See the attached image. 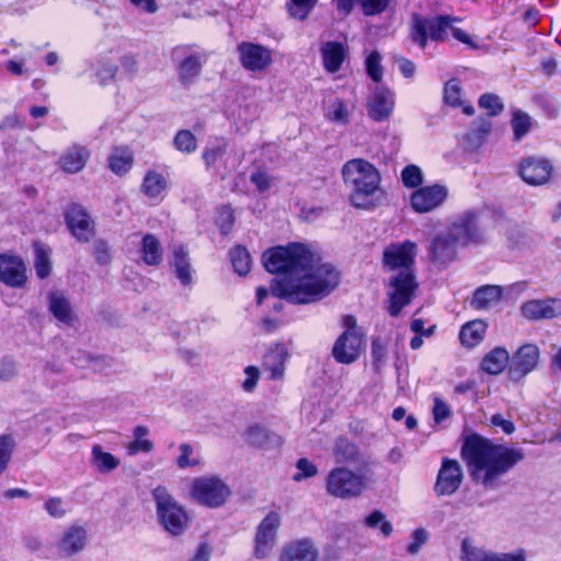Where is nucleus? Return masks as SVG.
<instances>
[{"label":"nucleus","instance_id":"nucleus-1","mask_svg":"<svg viewBox=\"0 0 561 561\" xmlns=\"http://www.w3.org/2000/svg\"><path fill=\"white\" fill-rule=\"evenodd\" d=\"M265 270L282 274L271 285L272 295L291 304H312L330 295L340 283V273L321 263L300 243L276 247L262 255Z\"/></svg>","mask_w":561,"mask_h":561},{"label":"nucleus","instance_id":"nucleus-2","mask_svg":"<svg viewBox=\"0 0 561 561\" xmlns=\"http://www.w3.org/2000/svg\"><path fill=\"white\" fill-rule=\"evenodd\" d=\"M461 457L472 482L492 491L503 484V478L525 455L520 448L494 444L481 435L471 434L463 440Z\"/></svg>","mask_w":561,"mask_h":561},{"label":"nucleus","instance_id":"nucleus-3","mask_svg":"<svg viewBox=\"0 0 561 561\" xmlns=\"http://www.w3.org/2000/svg\"><path fill=\"white\" fill-rule=\"evenodd\" d=\"M417 244L413 241L393 242L382 253V264L389 271L400 270L389 282L388 307L391 317L411 304L419 287L414 273Z\"/></svg>","mask_w":561,"mask_h":561},{"label":"nucleus","instance_id":"nucleus-4","mask_svg":"<svg viewBox=\"0 0 561 561\" xmlns=\"http://www.w3.org/2000/svg\"><path fill=\"white\" fill-rule=\"evenodd\" d=\"M345 184L351 188L350 201L356 208L370 209L382 195L380 173L374 164L364 159L347 161L342 169Z\"/></svg>","mask_w":561,"mask_h":561},{"label":"nucleus","instance_id":"nucleus-5","mask_svg":"<svg viewBox=\"0 0 561 561\" xmlns=\"http://www.w3.org/2000/svg\"><path fill=\"white\" fill-rule=\"evenodd\" d=\"M371 474L373 470L335 467L327 476L325 490L328 494L336 499H355L368 488Z\"/></svg>","mask_w":561,"mask_h":561},{"label":"nucleus","instance_id":"nucleus-6","mask_svg":"<svg viewBox=\"0 0 561 561\" xmlns=\"http://www.w3.org/2000/svg\"><path fill=\"white\" fill-rule=\"evenodd\" d=\"M152 497L157 518L163 529L172 536L182 535L188 527V516L184 507L162 485L152 491Z\"/></svg>","mask_w":561,"mask_h":561},{"label":"nucleus","instance_id":"nucleus-7","mask_svg":"<svg viewBox=\"0 0 561 561\" xmlns=\"http://www.w3.org/2000/svg\"><path fill=\"white\" fill-rule=\"evenodd\" d=\"M456 21L459 20L449 15L423 18L415 14L412 22L411 38L422 48H425L427 39L443 42L448 37L451 24Z\"/></svg>","mask_w":561,"mask_h":561},{"label":"nucleus","instance_id":"nucleus-8","mask_svg":"<svg viewBox=\"0 0 561 561\" xmlns=\"http://www.w3.org/2000/svg\"><path fill=\"white\" fill-rule=\"evenodd\" d=\"M332 457L337 467H353L354 469L373 470L375 460L360 447L345 436L335 438L332 445Z\"/></svg>","mask_w":561,"mask_h":561},{"label":"nucleus","instance_id":"nucleus-9","mask_svg":"<svg viewBox=\"0 0 561 561\" xmlns=\"http://www.w3.org/2000/svg\"><path fill=\"white\" fill-rule=\"evenodd\" d=\"M171 58L176 62L178 76L183 87H191L202 73L206 61L204 53L193 50L192 47L182 45L172 50Z\"/></svg>","mask_w":561,"mask_h":561},{"label":"nucleus","instance_id":"nucleus-10","mask_svg":"<svg viewBox=\"0 0 561 561\" xmlns=\"http://www.w3.org/2000/svg\"><path fill=\"white\" fill-rule=\"evenodd\" d=\"M346 330L336 339L332 355L337 363L352 364L360 354L363 337L357 332L356 320L352 316L344 318Z\"/></svg>","mask_w":561,"mask_h":561},{"label":"nucleus","instance_id":"nucleus-11","mask_svg":"<svg viewBox=\"0 0 561 561\" xmlns=\"http://www.w3.org/2000/svg\"><path fill=\"white\" fill-rule=\"evenodd\" d=\"M192 496L208 507L221 506L230 494L228 485L217 477H201L193 480Z\"/></svg>","mask_w":561,"mask_h":561},{"label":"nucleus","instance_id":"nucleus-12","mask_svg":"<svg viewBox=\"0 0 561 561\" xmlns=\"http://www.w3.org/2000/svg\"><path fill=\"white\" fill-rule=\"evenodd\" d=\"M64 216L69 231L79 242H88L95 234L94 220L82 205L70 204Z\"/></svg>","mask_w":561,"mask_h":561},{"label":"nucleus","instance_id":"nucleus-13","mask_svg":"<svg viewBox=\"0 0 561 561\" xmlns=\"http://www.w3.org/2000/svg\"><path fill=\"white\" fill-rule=\"evenodd\" d=\"M453 236L462 245L482 243L485 241L484 227L480 226L478 214L467 211L459 216L450 226Z\"/></svg>","mask_w":561,"mask_h":561},{"label":"nucleus","instance_id":"nucleus-14","mask_svg":"<svg viewBox=\"0 0 561 561\" xmlns=\"http://www.w3.org/2000/svg\"><path fill=\"white\" fill-rule=\"evenodd\" d=\"M279 526L280 516L276 512H270L259 524L254 539L255 558L263 559L270 554L276 542V536Z\"/></svg>","mask_w":561,"mask_h":561},{"label":"nucleus","instance_id":"nucleus-15","mask_svg":"<svg viewBox=\"0 0 561 561\" xmlns=\"http://www.w3.org/2000/svg\"><path fill=\"white\" fill-rule=\"evenodd\" d=\"M540 352L535 344L522 345L510 360V379L517 382L531 373L538 365Z\"/></svg>","mask_w":561,"mask_h":561},{"label":"nucleus","instance_id":"nucleus-16","mask_svg":"<svg viewBox=\"0 0 561 561\" xmlns=\"http://www.w3.org/2000/svg\"><path fill=\"white\" fill-rule=\"evenodd\" d=\"M463 472L457 460L444 458L434 484V491L438 496L451 495L461 485Z\"/></svg>","mask_w":561,"mask_h":561},{"label":"nucleus","instance_id":"nucleus-17","mask_svg":"<svg viewBox=\"0 0 561 561\" xmlns=\"http://www.w3.org/2000/svg\"><path fill=\"white\" fill-rule=\"evenodd\" d=\"M237 50L242 67L249 71H262L273 61L272 50L260 44L242 42Z\"/></svg>","mask_w":561,"mask_h":561},{"label":"nucleus","instance_id":"nucleus-18","mask_svg":"<svg viewBox=\"0 0 561 561\" xmlns=\"http://www.w3.org/2000/svg\"><path fill=\"white\" fill-rule=\"evenodd\" d=\"M553 172L552 163L542 157H526L520 160L518 173L530 185L546 184Z\"/></svg>","mask_w":561,"mask_h":561},{"label":"nucleus","instance_id":"nucleus-19","mask_svg":"<svg viewBox=\"0 0 561 561\" xmlns=\"http://www.w3.org/2000/svg\"><path fill=\"white\" fill-rule=\"evenodd\" d=\"M448 190L440 184L417 188L411 194L410 203L414 211L423 214L439 207L447 198Z\"/></svg>","mask_w":561,"mask_h":561},{"label":"nucleus","instance_id":"nucleus-20","mask_svg":"<svg viewBox=\"0 0 561 561\" xmlns=\"http://www.w3.org/2000/svg\"><path fill=\"white\" fill-rule=\"evenodd\" d=\"M0 280L9 287H23L27 280L26 266L18 255L0 254Z\"/></svg>","mask_w":561,"mask_h":561},{"label":"nucleus","instance_id":"nucleus-21","mask_svg":"<svg viewBox=\"0 0 561 561\" xmlns=\"http://www.w3.org/2000/svg\"><path fill=\"white\" fill-rule=\"evenodd\" d=\"M522 314L528 320H550L561 316V299H534L524 302Z\"/></svg>","mask_w":561,"mask_h":561},{"label":"nucleus","instance_id":"nucleus-22","mask_svg":"<svg viewBox=\"0 0 561 561\" xmlns=\"http://www.w3.org/2000/svg\"><path fill=\"white\" fill-rule=\"evenodd\" d=\"M460 244L453 236L450 229L436 234L430 244L428 253L431 260L438 264H448L456 259L457 245Z\"/></svg>","mask_w":561,"mask_h":561},{"label":"nucleus","instance_id":"nucleus-23","mask_svg":"<svg viewBox=\"0 0 561 561\" xmlns=\"http://www.w3.org/2000/svg\"><path fill=\"white\" fill-rule=\"evenodd\" d=\"M87 530L82 526L68 527L56 543L57 554L60 558H69L81 552L87 545Z\"/></svg>","mask_w":561,"mask_h":561},{"label":"nucleus","instance_id":"nucleus-24","mask_svg":"<svg viewBox=\"0 0 561 561\" xmlns=\"http://www.w3.org/2000/svg\"><path fill=\"white\" fill-rule=\"evenodd\" d=\"M394 105L393 93L383 87H376L368 104V116L375 122L386 121L392 113Z\"/></svg>","mask_w":561,"mask_h":561},{"label":"nucleus","instance_id":"nucleus-25","mask_svg":"<svg viewBox=\"0 0 561 561\" xmlns=\"http://www.w3.org/2000/svg\"><path fill=\"white\" fill-rule=\"evenodd\" d=\"M319 550L310 539H300L287 543L279 556V561H317Z\"/></svg>","mask_w":561,"mask_h":561},{"label":"nucleus","instance_id":"nucleus-26","mask_svg":"<svg viewBox=\"0 0 561 561\" xmlns=\"http://www.w3.org/2000/svg\"><path fill=\"white\" fill-rule=\"evenodd\" d=\"M245 440L251 446L265 449L277 448L283 444V438L279 435L260 424H253L248 427Z\"/></svg>","mask_w":561,"mask_h":561},{"label":"nucleus","instance_id":"nucleus-27","mask_svg":"<svg viewBox=\"0 0 561 561\" xmlns=\"http://www.w3.org/2000/svg\"><path fill=\"white\" fill-rule=\"evenodd\" d=\"M336 10L343 15H348L354 3L357 2L362 12L366 16H374L385 12L390 5L391 0H333Z\"/></svg>","mask_w":561,"mask_h":561},{"label":"nucleus","instance_id":"nucleus-28","mask_svg":"<svg viewBox=\"0 0 561 561\" xmlns=\"http://www.w3.org/2000/svg\"><path fill=\"white\" fill-rule=\"evenodd\" d=\"M90 158V151L80 145L70 146L60 157L61 169L67 173H78L87 164Z\"/></svg>","mask_w":561,"mask_h":561},{"label":"nucleus","instance_id":"nucleus-29","mask_svg":"<svg viewBox=\"0 0 561 561\" xmlns=\"http://www.w3.org/2000/svg\"><path fill=\"white\" fill-rule=\"evenodd\" d=\"M323 67L328 72H336L346 56V48L339 42H327L321 47Z\"/></svg>","mask_w":561,"mask_h":561},{"label":"nucleus","instance_id":"nucleus-30","mask_svg":"<svg viewBox=\"0 0 561 561\" xmlns=\"http://www.w3.org/2000/svg\"><path fill=\"white\" fill-rule=\"evenodd\" d=\"M503 295L499 285H483L477 288L471 299V306L477 310H486L497 304Z\"/></svg>","mask_w":561,"mask_h":561},{"label":"nucleus","instance_id":"nucleus-31","mask_svg":"<svg viewBox=\"0 0 561 561\" xmlns=\"http://www.w3.org/2000/svg\"><path fill=\"white\" fill-rule=\"evenodd\" d=\"M286 352L284 346L271 347L263 357V368L270 371L271 379H278L284 374Z\"/></svg>","mask_w":561,"mask_h":561},{"label":"nucleus","instance_id":"nucleus-32","mask_svg":"<svg viewBox=\"0 0 561 561\" xmlns=\"http://www.w3.org/2000/svg\"><path fill=\"white\" fill-rule=\"evenodd\" d=\"M510 355L504 347H495L481 362V369L490 375L502 373L510 366Z\"/></svg>","mask_w":561,"mask_h":561},{"label":"nucleus","instance_id":"nucleus-33","mask_svg":"<svg viewBox=\"0 0 561 561\" xmlns=\"http://www.w3.org/2000/svg\"><path fill=\"white\" fill-rule=\"evenodd\" d=\"M49 311L60 322L71 324L73 320L72 308L70 301L59 293H50L49 297Z\"/></svg>","mask_w":561,"mask_h":561},{"label":"nucleus","instance_id":"nucleus-34","mask_svg":"<svg viewBox=\"0 0 561 561\" xmlns=\"http://www.w3.org/2000/svg\"><path fill=\"white\" fill-rule=\"evenodd\" d=\"M486 324L482 320H474L462 325L459 339L462 345L473 347L484 337Z\"/></svg>","mask_w":561,"mask_h":561},{"label":"nucleus","instance_id":"nucleus-35","mask_svg":"<svg viewBox=\"0 0 561 561\" xmlns=\"http://www.w3.org/2000/svg\"><path fill=\"white\" fill-rule=\"evenodd\" d=\"M91 462L99 472L108 473L118 468L121 460L104 451L100 445H94L91 450Z\"/></svg>","mask_w":561,"mask_h":561},{"label":"nucleus","instance_id":"nucleus-36","mask_svg":"<svg viewBox=\"0 0 561 561\" xmlns=\"http://www.w3.org/2000/svg\"><path fill=\"white\" fill-rule=\"evenodd\" d=\"M172 265L181 284L186 286L192 283V268L187 257V251L183 245L174 249Z\"/></svg>","mask_w":561,"mask_h":561},{"label":"nucleus","instance_id":"nucleus-37","mask_svg":"<svg viewBox=\"0 0 561 561\" xmlns=\"http://www.w3.org/2000/svg\"><path fill=\"white\" fill-rule=\"evenodd\" d=\"M142 260L147 265H158L162 261V248L159 240L147 233L141 242Z\"/></svg>","mask_w":561,"mask_h":561},{"label":"nucleus","instance_id":"nucleus-38","mask_svg":"<svg viewBox=\"0 0 561 561\" xmlns=\"http://www.w3.org/2000/svg\"><path fill=\"white\" fill-rule=\"evenodd\" d=\"M228 146V140L224 137H217L209 140L202 156L206 167L210 168L215 165L216 162L226 154Z\"/></svg>","mask_w":561,"mask_h":561},{"label":"nucleus","instance_id":"nucleus-39","mask_svg":"<svg viewBox=\"0 0 561 561\" xmlns=\"http://www.w3.org/2000/svg\"><path fill=\"white\" fill-rule=\"evenodd\" d=\"M167 188V180L164 176L156 171L146 173L141 191L149 198H159Z\"/></svg>","mask_w":561,"mask_h":561},{"label":"nucleus","instance_id":"nucleus-40","mask_svg":"<svg viewBox=\"0 0 561 561\" xmlns=\"http://www.w3.org/2000/svg\"><path fill=\"white\" fill-rule=\"evenodd\" d=\"M133 162L134 159L131 152L125 148L114 149L108 157V168L117 175L127 173L130 170Z\"/></svg>","mask_w":561,"mask_h":561},{"label":"nucleus","instance_id":"nucleus-41","mask_svg":"<svg viewBox=\"0 0 561 561\" xmlns=\"http://www.w3.org/2000/svg\"><path fill=\"white\" fill-rule=\"evenodd\" d=\"M461 561H491L493 551L476 546L470 538H465L460 546Z\"/></svg>","mask_w":561,"mask_h":561},{"label":"nucleus","instance_id":"nucleus-42","mask_svg":"<svg viewBox=\"0 0 561 561\" xmlns=\"http://www.w3.org/2000/svg\"><path fill=\"white\" fill-rule=\"evenodd\" d=\"M229 255L232 267L238 275L244 276L250 272L252 259L249 251L244 247H234L230 251Z\"/></svg>","mask_w":561,"mask_h":561},{"label":"nucleus","instance_id":"nucleus-43","mask_svg":"<svg viewBox=\"0 0 561 561\" xmlns=\"http://www.w3.org/2000/svg\"><path fill=\"white\" fill-rule=\"evenodd\" d=\"M34 266L36 275L44 279L49 276L51 271V264L49 259V251L41 243L34 242Z\"/></svg>","mask_w":561,"mask_h":561},{"label":"nucleus","instance_id":"nucleus-44","mask_svg":"<svg viewBox=\"0 0 561 561\" xmlns=\"http://www.w3.org/2000/svg\"><path fill=\"white\" fill-rule=\"evenodd\" d=\"M173 146L176 150L190 154L197 149V139L188 129L179 130L173 138Z\"/></svg>","mask_w":561,"mask_h":561},{"label":"nucleus","instance_id":"nucleus-45","mask_svg":"<svg viewBox=\"0 0 561 561\" xmlns=\"http://www.w3.org/2000/svg\"><path fill=\"white\" fill-rule=\"evenodd\" d=\"M511 125L514 133V140L518 141L530 130L531 117L527 113L516 110L513 112Z\"/></svg>","mask_w":561,"mask_h":561},{"label":"nucleus","instance_id":"nucleus-46","mask_svg":"<svg viewBox=\"0 0 561 561\" xmlns=\"http://www.w3.org/2000/svg\"><path fill=\"white\" fill-rule=\"evenodd\" d=\"M180 455L175 459V463L180 469L196 467L201 463L199 456L195 453L194 447L187 443L179 446Z\"/></svg>","mask_w":561,"mask_h":561},{"label":"nucleus","instance_id":"nucleus-47","mask_svg":"<svg viewBox=\"0 0 561 561\" xmlns=\"http://www.w3.org/2000/svg\"><path fill=\"white\" fill-rule=\"evenodd\" d=\"M350 112L342 100H334L328 108L327 118L335 124L346 125L348 123Z\"/></svg>","mask_w":561,"mask_h":561},{"label":"nucleus","instance_id":"nucleus-48","mask_svg":"<svg viewBox=\"0 0 561 561\" xmlns=\"http://www.w3.org/2000/svg\"><path fill=\"white\" fill-rule=\"evenodd\" d=\"M365 525L369 528H379L380 533L385 537H389L392 534V525L386 519V516L380 511H374L365 518Z\"/></svg>","mask_w":561,"mask_h":561},{"label":"nucleus","instance_id":"nucleus-49","mask_svg":"<svg viewBox=\"0 0 561 561\" xmlns=\"http://www.w3.org/2000/svg\"><path fill=\"white\" fill-rule=\"evenodd\" d=\"M401 180L405 187H419L423 182V172L417 165L409 164L401 171Z\"/></svg>","mask_w":561,"mask_h":561},{"label":"nucleus","instance_id":"nucleus-50","mask_svg":"<svg viewBox=\"0 0 561 561\" xmlns=\"http://www.w3.org/2000/svg\"><path fill=\"white\" fill-rule=\"evenodd\" d=\"M479 106L485 111L490 116L499 115L503 108L501 98L494 93H484L479 98Z\"/></svg>","mask_w":561,"mask_h":561},{"label":"nucleus","instance_id":"nucleus-51","mask_svg":"<svg viewBox=\"0 0 561 561\" xmlns=\"http://www.w3.org/2000/svg\"><path fill=\"white\" fill-rule=\"evenodd\" d=\"M318 0H291L288 11L289 14L298 20H305L313 9Z\"/></svg>","mask_w":561,"mask_h":561},{"label":"nucleus","instance_id":"nucleus-52","mask_svg":"<svg viewBox=\"0 0 561 561\" xmlns=\"http://www.w3.org/2000/svg\"><path fill=\"white\" fill-rule=\"evenodd\" d=\"M380 62L381 56L378 51L370 53L365 61L367 75L375 82H380L382 79L383 70Z\"/></svg>","mask_w":561,"mask_h":561},{"label":"nucleus","instance_id":"nucleus-53","mask_svg":"<svg viewBox=\"0 0 561 561\" xmlns=\"http://www.w3.org/2000/svg\"><path fill=\"white\" fill-rule=\"evenodd\" d=\"M445 102L451 106L461 104V89L457 79H451L445 84Z\"/></svg>","mask_w":561,"mask_h":561},{"label":"nucleus","instance_id":"nucleus-54","mask_svg":"<svg viewBox=\"0 0 561 561\" xmlns=\"http://www.w3.org/2000/svg\"><path fill=\"white\" fill-rule=\"evenodd\" d=\"M13 440L10 436H0V476L5 471L11 459Z\"/></svg>","mask_w":561,"mask_h":561},{"label":"nucleus","instance_id":"nucleus-55","mask_svg":"<svg viewBox=\"0 0 561 561\" xmlns=\"http://www.w3.org/2000/svg\"><path fill=\"white\" fill-rule=\"evenodd\" d=\"M117 72V66L108 61H100L95 71L99 83L104 85L112 81Z\"/></svg>","mask_w":561,"mask_h":561},{"label":"nucleus","instance_id":"nucleus-56","mask_svg":"<svg viewBox=\"0 0 561 561\" xmlns=\"http://www.w3.org/2000/svg\"><path fill=\"white\" fill-rule=\"evenodd\" d=\"M296 468L297 472L293 477L295 481H301L318 473V468L307 458H300L296 463Z\"/></svg>","mask_w":561,"mask_h":561},{"label":"nucleus","instance_id":"nucleus-57","mask_svg":"<svg viewBox=\"0 0 561 561\" xmlns=\"http://www.w3.org/2000/svg\"><path fill=\"white\" fill-rule=\"evenodd\" d=\"M93 255L99 264H108L111 262V251L108 243L103 239L96 240L93 245Z\"/></svg>","mask_w":561,"mask_h":561},{"label":"nucleus","instance_id":"nucleus-58","mask_svg":"<svg viewBox=\"0 0 561 561\" xmlns=\"http://www.w3.org/2000/svg\"><path fill=\"white\" fill-rule=\"evenodd\" d=\"M234 222L233 213L230 207L224 206L220 208L217 225L221 231V233L227 234L231 230Z\"/></svg>","mask_w":561,"mask_h":561},{"label":"nucleus","instance_id":"nucleus-59","mask_svg":"<svg viewBox=\"0 0 561 561\" xmlns=\"http://www.w3.org/2000/svg\"><path fill=\"white\" fill-rule=\"evenodd\" d=\"M412 542L407 547L410 554H416L421 547L426 543L428 534L424 528H417L412 533Z\"/></svg>","mask_w":561,"mask_h":561},{"label":"nucleus","instance_id":"nucleus-60","mask_svg":"<svg viewBox=\"0 0 561 561\" xmlns=\"http://www.w3.org/2000/svg\"><path fill=\"white\" fill-rule=\"evenodd\" d=\"M244 374L247 377L242 382V389L245 392H252L257 385L260 378V370L255 366H248L244 369Z\"/></svg>","mask_w":561,"mask_h":561},{"label":"nucleus","instance_id":"nucleus-61","mask_svg":"<svg viewBox=\"0 0 561 561\" xmlns=\"http://www.w3.org/2000/svg\"><path fill=\"white\" fill-rule=\"evenodd\" d=\"M152 449L153 443L144 438H135L127 445V454L129 456L137 455L138 453H150Z\"/></svg>","mask_w":561,"mask_h":561},{"label":"nucleus","instance_id":"nucleus-62","mask_svg":"<svg viewBox=\"0 0 561 561\" xmlns=\"http://www.w3.org/2000/svg\"><path fill=\"white\" fill-rule=\"evenodd\" d=\"M44 507L46 512L54 518H61L66 515V510L62 505V500L60 497H50L48 499Z\"/></svg>","mask_w":561,"mask_h":561},{"label":"nucleus","instance_id":"nucleus-63","mask_svg":"<svg viewBox=\"0 0 561 561\" xmlns=\"http://www.w3.org/2000/svg\"><path fill=\"white\" fill-rule=\"evenodd\" d=\"M526 551L517 549L512 552H494L492 553L491 561H526Z\"/></svg>","mask_w":561,"mask_h":561},{"label":"nucleus","instance_id":"nucleus-64","mask_svg":"<svg viewBox=\"0 0 561 561\" xmlns=\"http://www.w3.org/2000/svg\"><path fill=\"white\" fill-rule=\"evenodd\" d=\"M250 181L259 192H265L271 187V178L264 171H255L251 174Z\"/></svg>","mask_w":561,"mask_h":561}]
</instances>
